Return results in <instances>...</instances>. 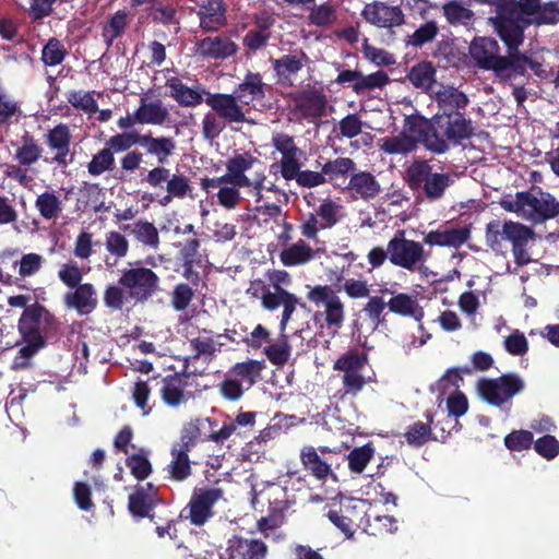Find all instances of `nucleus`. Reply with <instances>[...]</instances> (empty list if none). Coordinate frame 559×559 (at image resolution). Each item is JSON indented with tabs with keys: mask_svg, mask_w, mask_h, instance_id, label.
Returning <instances> with one entry per match:
<instances>
[{
	"mask_svg": "<svg viewBox=\"0 0 559 559\" xmlns=\"http://www.w3.org/2000/svg\"><path fill=\"white\" fill-rule=\"evenodd\" d=\"M71 141V129L66 123H59L46 132L45 142L48 148L55 153L51 163L59 166L68 165Z\"/></svg>",
	"mask_w": 559,
	"mask_h": 559,
	"instance_id": "aec40b11",
	"label": "nucleus"
},
{
	"mask_svg": "<svg viewBox=\"0 0 559 559\" xmlns=\"http://www.w3.org/2000/svg\"><path fill=\"white\" fill-rule=\"evenodd\" d=\"M136 119L139 124L163 126L169 121V110L162 100H150L143 96L136 109Z\"/></svg>",
	"mask_w": 559,
	"mask_h": 559,
	"instance_id": "c756f323",
	"label": "nucleus"
},
{
	"mask_svg": "<svg viewBox=\"0 0 559 559\" xmlns=\"http://www.w3.org/2000/svg\"><path fill=\"white\" fill-rule=\"evenodd\" d=\"M319 253L320 249H313L304 239H298L295 242L284 246L278 258L284 266L295 267L310 263Z\"/></svg>",
	"mask_w": 559,
	"mask_h": 559,
	"instance_id": "393cba45",
	"label": "nucleus"
},
{
	"mask_svg": "<svg viewBox=\"0 0 559 559\" xmlns=\"http://www.w3.org/2000/svg\"><path fill=\"white\" fill-rule=\"evenodd\" d=\"M479 396L492 405H501L522 389V380L518 376L503 374L496 379L483 378L476 384Z\"/></svg>",
	"mask_w": 559,
	"mask_h": 559,
	"instance_id": "9b49d317",
	"label": "nucleus"
},
{
	"mask_svg": "<svg viewBox=\"0 0 559 559\" xmlns=\"http://www.w3.org/2000/svg\"><path fill=\"white\" fill-rule=\"evenodd\" d=\"M225 166L226 177L234 179L238 185L248 186L257 202L262 200L266 177L258 156L250 152L236 153L226 160Z\"/></svg>",
	"mask_w": 559,
	"mask_h": 559,
	"instance_id": "7ed1b4c3",
	"label": "nucleus"
},
{
	"mask_svg": "<svg viewBox=\"0 0 559 559\" xmlns=\"http://www.w3.org/2000/svg\"><path fill=\"white\" fill-rule=\"evenodd\" d=\"M436 70L430 62H420L412 68L408 80L417 88L430 91L436 82Z\"/></svg>",
	"mask_w": 559,
	"mask_h": 559,
	"instance_id": "8fccbe9b",
	"label": "nucleus"
},
{
	"mask_svg": "<svg viewBox=\"0 0 559 559\" xmlns=\"http://www.w3.org/2000/svg\"><path fill=\"white\" fill-rule=\"evenodd\" d=\"M272 145L275 148L273 154L278 153L281 155L278 159L281 176L285 180L290 181V177L294 176L300 164L304 155L302 151L296 145L293 136L283 132L273 133Z\"/></svg>",
	"mask_w": 559,
	"mask_h": 559,
	"instance_id": "2eb2a0df",
	"label": "nucleus"
},
{
	"mask_svg": "<svg viewBox=\"0 0 559 559\" xmlns=\"http://www.w3.org/2000/svg\"><path fill=\"white\" fill-rule=\"evenodd\" d=\"M190 346L194 352V358L204 357L205 359L212 358L222 348V343L217 338L210 335L209 332L204 331L203 334L192 338Z\"/></svg>",
	"mask_w": 559,
	"mask_h": 559,
	"instance_id": "3c124183",
	"label": "nucleus"
},
{
	"mask_svg": "<svg viewBox=\"0 0 559 559\" xmlns=\"http://www.w3.org/2000/svg\"><path fill=\"white\" fill-rule=\"evenodd\" d=\"M127 466L130 468L132 475L143 480L152 473V465L147 457V453L141 451L140 453L130 455L126 461Z\"/></svg>",
	"mask_w": 559,
	"mask_h": 559,
	"instance_id": "774afa93",
	"label": "nucleus"
},
{
	"mask_svg": "<svg viewBox=\"0 0 559 559\" xmlns=\"http://www.w3.org/2000/svg\"><path fill=\"white\" fill-rule=\"evenodd\" d=\"M35 207L45 221H55L61 215L63 203L57 191L46 190L36 197Z\"/></svg>",
	"mask_w": 559,
	"mask_h": 559,
	"instance_id": "4c0bfd02",
	"label": "nucleus"
},
{
	"mask_svg": "<svg viewBox=\"0 0 559 559\" xmlns=\"http://www.w3.org/2000/svg\"><path fill=\"white\" fill-rule=\"evenodd\" d=\"M379 148L383 153L390 155H406L416 150L414 141L411 140V138H407L403 132L399 133L397 135L381 139L379 141Z\"/></svg>",
	"mask_w": 559,
	"mask_h": 559,
	"instance_id": "de8ad7c7",
	"label": "nucleus"
},
{
	"mask_svg": "<svg viewBox=\"0 0 559 559\" xmlns=\"http://www.w3.org/2000/svg\"><path fill=\"white\" fill-rule=\"evenodd\" d=\"M390 263L408 272H415L427 261L424 246L407 239L405 231H399L389 240Z\"/></svg>",
	"mask_w": 559,
	"mask_h": 559,
	"instance_id": "0eeeda50",
	"label": "nucleus"
},
{
	"mask_svg": "<svg viewBox=\"0 0 559 559\" xmlns=\"http://www.w3.org/2000/svg\"><path fill=\"white\" fill-rule=\"evenodd\" d=\"M355 169V163L348 157H337L325 163L322 167L323 176L330 181L344 177Z\"/></svg>",
	"mask_w": 559,
	"mask_h": 559,
	"instance_id": "69168bd1",
	"label": "nucleus"
},
{
	"mask_svg": "<svg viewBox=\"0 0 559 559\" xmlns=\"http://www.w3.org/2000/svg\"><path fill=\"white\" fill-rule=\"evenodd\" d=\"M226 182L223 183L216 193L217 202L226 210H235L241 202L240 188H248V186L238 185L234 179L226 177Z\"/></svg>",
	"mask_w": 559,
	"mask_h": 559,
	"instance_id": "37998d69",
	"label": "nucleus"
},
{
	"mask_svg": "<svg viewBox=\"0 0 559 559\" xmlns=\"http://www.w3.org/2000/svg\"><path fill=\"white\" fill-rule=\"evenodd\" d=\"M347 190L353 198L369 201L380 193L381 186L372 174L359 171L350 177Z\"/></svg>",
	"mask_w": 559,
	"mask_h": 559,
	"instance_id": "473e14b6",
	"label": "nucleus"
},
{
	"mask_svg": "<svg viewBox=\"0 0 559 559\" xmlns=\"http://www.w3.org/2000/svg\"><path fill=\"white\" fill-rule=\"evenodd\" d=\"M263 368L264 362L249 359L247 361L236 364L231 368L230 373L235 377L241 378L246 382L247 388H250L260 377Z\"/></svg>",
	"mask_w": 559,
	"mask_h": 559,
	"instance_id": "6e6d98bb",
	"label": "nucleus"
},
{
	"mask_svg": "<svg viewBox=\"0 0 559 559\" xmlns=\"http://www.w3.org/2000/svg\"><path fill=\"white\" fill-rule=\"evenodd\" d=\"M436 100L441 109L460 110L467 106L468 97L452 85H443L435 92Z\"/></svg>",
	"mask_w": 559,
	"mask_h": 559,
	"instance_id": "58836bf2",
	"label": "nucleus"
},
{
	"mask_svg": "<svg viewBox=\"0 0 559 559\" xmlns=\"http://www.w3.org/2000/svg\"><path fill=\"white\" fill-rule=\"evenodd\" d=\"M367 362V354L358 350H347L334 361L333 369L342 372L345 394L356 396L366 384L372 382V378L364 373Z\"/></svg>",
	"mask_w": 559,
	"mask_h": 559,
	"instance_id": "39448f33",
	"label": "nucleus"
},
{
	"mask_svg": "<svg viewBox=\"0 0 559 559\" xmlns=\"http://www.w3.org/2000/svg\"><path fill=\"white\" fill-rule=\"evenodd\" d=\"M200 27L205 32H215L227 23L226 5L223 0H202L197 12Z\"/></svg>",
	"mask_w": 559,
	"mask_h": 559,
	"instance_id": "a878e982",
	"label": "nucleus"
},
{
	"mask_svg": "<svg viewBox=\"0 0 559 559\" xmlns=\"http://www.w3.org/2000/svg\"><path fill=\"white\" fill-rule=\"evenodd\" d=\"M222 493L223 491H195L181 513L188 510L185 518L189 519L191 524L201 526L214 515L213 507L221 499Z\"/></svg>",
	"mask_w": 559,
	"mask_h": 559,
	"instance_id": "dca6fc26",
	"label": "nucleus"
},
{
	"mask_svg": "<svg viewBox=\"0 0 559 559\" xmlns=\"http://www.w3.org/2000/svg\"><path fill=\"white\" fill-rule=\"evenodd\" d=\"M496 16L491 21L504 44L508 55L500 56V48L493 38L476 37L468 47V55L483 70H491L499 78L510 80L524 73V57L519 47L523 39L524 4L522 0H493Z\"/></svg>",
	"mask_w": 559,
	"mask_h": 559,
	"instance_id": "f257e3e1",
	"label": "nucleus"
},
{
	"mask_svg": "<svg viewBox=\"0 0 559 559\" xmlns=\"http://www.w3.org/2000/svg\"><path fill=\"white\" fill-rule=\"evenodd\" d=\"M292 347L286 333H281L270 345L263 348V354L275 366H284L290 358Z\"/></svg>",
	"mask_w": 559,
	"mask_h": 559,
	"instance_id": "ea45409f",
	"label": "nucleus"
},
{
	"mask_svg": "<svg viewBox=\"0 0 559 559\" xmlns=\"http://www.w3.org/2000/svg\"><path fill=\"white\" fill-rule=\"evenodd\" d=\"M226 559H267L269 547L260 538L234 535L227 542Z\"/></svg>",
	"mask_w": 559,
	"mask_h": 559,
	"instance_id": "a211bd4d",
	"label": "nucleus"
},
{
	"mask_svg": "<svg viewBox=\"0 0 559 559\" xmlns=\"http://www.w3.org/2000/svg\"><path fill=\"white\" fill-rule=\"evenodd\" d=\"M205 104L227 124L252 122L248 118V107H245L233 93H207Z\"/></svg>",
	"mask_w": 559,
	"mask_h": 559,
	"instance_id": "ddd939ff",
	"label": "nucleus"
},
{
	"mask_svg": "<svg viewBox=\"0 0 559 559\" xmlns=\"http://www.w3.org/2000/svg\"><path fill=\"white\" fill-rule=\"evenodd\" d=\"M559 22V7L556 2L526 0V26L554 25Z\"/></svg>",
	"mask_w": 559,
	"mask_h": 559,
	"instance_id": "cd10ccee",
	"label": "nucleus"
},
{
	"mask_svg": "<svg viewBox=\"0 0 559 559\" xmlns=\"http://www.w3.org/2000/svg\"><path fill=\"white\" fill-rule=\"evenodd\" d=\"M486 243L493 251L502 249V240L512 245V251L515 262L519 266L524 263V225L506 221L501 224L499 221H491L486 226Z\"/></svg>",
	"mask_w": 559,
	"mask_h": 559,
	"instance_id": "423d86ee",
	"label": "nucleus"
},
{
	"mask_svg": "<svg viewBox=\"0 0 559 559\" xmlns=\"http://www.w3.org/2000/svg\"><path fill=\"white\" fill-rule=\"evenodd\" d=\"M44 263L45 258L41 254L35 252L23 254L20 260L13 263L19 274L16 281H24L25 278L35 276L41 271Z\"/></svg>",
	"mask_w": 559,
	"mask_h": 559,
	"instance_id": "a18cd8bd",
	"label": "nucleus"
},
{
	"mask_svg": "<svg viewBox=\"0 0 559 559\" xmlns=\"http://www.w3.org/2000/svg\"><path fill=\"white\" fill-rule=\"evenodd\" d=\"M131 235L143 246L151 249H158L159 247V234L155 225L151 222L139 219L131 226Z\"/></svg>",
	"mask_w": 559,
	"mask_h": 559,
	"instance_id": "79ce46f5",
	"label": "nucleus"
},
{
	"mask_svg": "<svg viewBox=\"0 0 559 559\" xmlns=\"http://www.w3.org/2000/svg\"><path fill=\"white\" fill-rule=\"evenodd\" d=\"M237 50V45L227 36H207L195 44V52L211 59H225Z\"/></svg>",
	"mask_w": 559,
	"mask_h": 559,
	"instance_id": "bb28decb",
	"label": "nucleus"
},
{
	"mask_svg": "<svg viewBox=\"0 0 559 559\" xmlns=\"http://www.w3.org/2000/svg\"><path fill=\"white\" fill-rule=\"evenodd\" d=\"M326 98L318 92L304 93L296 100V109L305 119L317 120L325 112Z\"/></svg>",
	"mask_w": 559,
	"mask_h": 559,
	"instance_id": "c9c22d12",
	"label": "nucleus"
},
{
	"mask_svg": "<svg viewBox=\"0 0 559 559\" xmlns=\"http://www.w3.org/2000/svg\"><path fill=\"white\" fill-rule=\"evenodd\" d=\"M15 147L13 159L21 166H33L39 162L43 156V147L38 141L25 132L19 143L12 142Z\"/></svg>",
	"mask_w": 559,
	"mask_h": 559,
	"instance_id": "f704fd0d",
	"label": "nucleus"
},
{
	"mask_svg": "<svg viewBox=\"0 0 559 559\" xmlns=\"http://www.w3.org/2000/svg\"><path fill=\"white\" fill-rule=\"evenodd\" d=\"M158 491H133L129 496V511L139 518H150L155 522L154 509L163 503V499L157 496Z\"/></svg>",
	"mask_w": 559,
	"mask_h": 559,
	"instance_id": "72a5a7b5",
	"label": "nucleus"
},
{
	"mask_svg": "<svg viewBox=\"0 0 559 559\" xmlns=\"http://www.w3.org/2000/svg\"><path fill=\"white\" fill-rule=\"evenodd\" d=\"M306 60L307 56L302 51L294 55H285L274 60L273 68L280 76H289L300 71Z\"/></svg>",
	"mask_w": 559,
	"mask_h": 559,
	"instance_id": "864d4df0",
	"label": "nucleus"
},
{
	"mask_svg": "<svg viewBox=\"0 0 559 559\" xmlns=\"http://www.w3.org/2000/svg\"><path fill=\"white\" fill-rule=\"evenodd\" d=\"M53 316L39 305L24 309L17 323L24 341H44V334L55 329Z\"/></svg>",
	"mask_w": 559,
	"mask_h": 559,
	"instance_id": "f8f14e48",
	"label": "nucleus"
},
{
	"mask_svg": "<svg viewBox=\"0 0 559 559\" xmlns=\"http://www.w3.org/2000/svg\"><path fill=\"white\" fill-rule=\"evenodd\" d=\"M439 131L453 143L468 139L473 133V126L469 119L459 111L443 114L437 117Z\"/></svg>",
	"mask_w": 559,
	"mask_h": 559,
	"instance_id": "4be33fe9",
	"label": "nucleus"
},
{
	"mask_svg": "<svg viewBox=\"0 0 559 559\" xmlns=\"http://www.w3.org/2000/svg\"><path fill=\"white\" fill-rule=\"evenodd\" d=\"M448 142L450 141L439 131L438 118L436 117L433 122H430V131H427L423 144L428 151L442 154L449 148Z\"/></svg>",
	"mask_w": 559,
	"mask_h": 559,
	"instance_id": "0e129e2a",
	"label": "nucleus"
},
{
	"mask_svg": "<svg viewBox=\"0 0 559 559\" xmlns=\"http://www.w3.org/2000/svg\"><path fill=\"white\" fill-rule=\"evenodd\" d=\"M204 423H207L211 426L214 424V421L211 418H195L188 421L182 427L180 433V441L174 444V447L190 451L197 443L198 439L200 438L201 427Z\"/></svg>",
	"mask_w": 559,
	"mask_h": 559,
	"instance_id": "09e8293b",
	"label": "nucleus"
},
{
	"mask_svg": "<svg viewBox=\"0 0 559 559\" xmlns=\"http://www.w3.org/2000/svg\"><path fill=\"white\" fill-rule=\"evenodd\" d=\"M386 305L391 312L403 317H411L418 322L423 320L425 314L416 297L408 294L400 293L393 295Z\"/></svg>",
	"mask_w": 559,
	"mask_h": 559,
	"instance_id": "e433bc0d",
	"label": "nucleus"
},
{
	"mask_svg": "<svg viewBox=\"0 0 559 559\" xmlns=\"http://www.w3.org/2000/svg\"><path fill=\"white\" fill-rule=\"evenodd\" d=\"M300 461L304 467L319 480H325L330 477L335 483L338 481V477L332 471V465L321 457L316 448L311 445L304 447L300 451Z\"/></svg>",
	"mask_w": 559,
	"mask_h": 559,
	"instance_id": "2f4dec72",
	"label": "nucleus"
},
{
	"mask_svg": "<svg viewBox=\"0 0 559 559\" xmlns=\"http://www.w3.org/2000/svg\"><path fill=\"white\" fill-rule=\"evenodd\" d=\"M559 215V202L548 192L532 186L526 191V219L534 224L544 223Z\"/></svg>",
	"mask_w": 559,
	"mask_h": 559,
	"instance_id": "4468645a",
	"label": "nucleus"
},
{
	"mask_svg": "<svg viewBox=\"0 0 559 559\" xmlns=\"http://www.w3.org/2000/svg\"><path fill=\"white\" fill-rule=\"evenodd\" d=\"M189 452L177 447L171 448V460L167 466L171 479L183 480L191 474Z\"/></svg>",
	"mask_w": 559,
	"mask_h": 559,
	"instance_id": "a19ab883",
	"label": "nucleus"
},
{
	"mask_svg": "<svg viewBox=\"0 0 559 559\" xmlns=\"http://www.w3.org/2000/svg\"><path fill=\"white\" fill-rule=\"evenodd\" d=\"M471 237V229L466 226H440L429 231L425 237V243L429 246L459 248Z\"/></svg>",
	"mask_w": 559,
	"mask_h": 559,
	"instance_id": "5701e85b",
	"label": "nucleus"
},
{
	"mask_svg": "<svg viewBox=\"0 0 559 559\" xmlns=\"http://www.w3.org/2000/svg\"><path fill=\"white\" fill-rule=\"evenodd\" d=\"M115 167V156L110 148L104 147L93 155L87 164V171L91 176L98 177Z\"/></svg>",
	"mask_w": 559,
	"mask_h": 559,
	"instance_id": "4d7b16f0",
	"label": "nucleus"
},
{
	"mask_svg": "<svg viewBox=\"0 0 559 559\" xmlns=\"http://www.w3.org/2000/svg\"><path fill=\"white\" fill-rule=\"evenodd\" d=\"M67 308L75 310L81 316L92 313L97 305V292L93 284L83 283L63 296Z\"/></svg>",
	"mask_w": 559,
	"mask_h": 559,
	"instance_id": "412c9836",
	"label": "nucleus"
},
{
	"mask_svg": "<svg viewBox=\"0 0 559 559\" xmlns=\"http://www.w3.org/2000/svg\"><path fill=\"white\" fill-rule=\"evenodd\" d=\"M159 394L164 404L170 408H178L194 399L187 379L178 374L163 379Z\"/></svg>",
	"mask_w": 559,
	"mask_h": 559,
	"instance_id": "6ab92c4d",
	"label": "nucleus"
},
{
	"mask_svg": "<svg viewBox=\"0 0 559 559\" xmlns=\"http://www.w3.org/2000/svg\"><path fill=\"white\" fill-rule=\"evenodd\" d=\"M247 295L253 299H259L263 309L274 311L283 307L280 322V332L286 333V328L299 304V298L290 292H280L271 294V288L262 280L252 281L246 290Z\"/></svg>",
	"mask_w": 559,
	"mask_h": 559,
	"instance_id": "20e7f679",
	"label": "nucleus"
},
{
	"mask_svg": "<svg viewBox=\"0 0 559 559\" xmlns=\"http://www.w3.org/2000/svg\"><path fill=\"white\" fill-rule=\"evenodd\" d=\"M390 82L388 74L379 70L368 75L360 74V80L356 85H352L353 91L356 94H366L373 90H380Z\"/></svg>",
	"mask_w": 559,
	"mask_h": 559,
	"instance_id": "13d9d810",
	"label": "nucleus"
},
{
	"mask_svg": "<svg viewBox=\"0 0 559 559\" xmlns=\"http://www.w3.org/2000/svg\"><path fill=\"white\" fill-rule=\"evenodd\" d=\"M316 212L320 216V222L326 228H332L345 217L344 206L329 198L319 204Z\"/></svg>",
	"mask_w": 559,
	"mask_h": 559,
	"instance_id": "49530a36",
	"label": "nucleus"
},
{
	"mask_svg": "<svg viewBox=\"0 0 559 559\" xmlns=\"http://www.w3.org/2000/svg\"><path fill=\"white\" fill-rule=\"evenodd\" d=\"M166 87L169 88V96L183 107H197L205 103L203 95L207 96V92L201 85L190 87L177 76L168 78Z\"/></svg>",
	"mask_w": 559,
	"mask_h": 559,
	"instance_id": "b1692460",
	"label": "nucleus"
},
{
	"mask_svg": "<svg viewBox=\"0 0 559 559\" xmlns=\"http://www.w3.org/2000/svg\"><path fill=\"white\" fill-rule=\"evenodd\" d=\"M373 456L374 448L371 443L354 448L346 456L349 471L355 474H361Z\"/></svg>",
	"mask_w": 559,
	"mask_h": 559,
	"instance_id": "603ef678",
	"label": "nucleus"
},
{
	"mask_svg": "<svg viewBox=\"0 0 559 559\" xmlns=\"http://www.w3.org/2000/svg\"><path fill=\"white\" fill-rule=\"evenodd\" d=\"M141 147L147 155L154 156L158 164L164 165L175 154L177 144L171 136L142 134Z\"/></svg>",
	"mask_w": 559,
	"mask_h": 559,
	"instance_id": "7c9ffc66",
	"label": "nucleus"
},
{
	"mask_svg": "<svg viewBox=\"0 0 559 559\" xmlns=\"http://www.w3.org/2000/svg\"><path fill=\"white\" fill-rule=\"evenodd\" d=\"M66 56L67 49L57 38H50L41 51V60L48 67H55L62 63Z\"/></svg>",
	"mask_w": 559,
	"mask_h": 559,
	"instance_id": "338daca9",
	"label": "nucleus"
},
{
	"mask_svg": "<svg viewBox=\"0 0 559 559\" xmlns=\"http://www.w3.org/2000/svg\"><path fill=\"white\" fill-rule=\"evenodd\" d=\"M361 15L368 23L383 28L400 26L404 22V14L400 7L381 1L367 3Z\"/></svg>",
	"mask_w": 559,
	"mask_h": 559,
	"instance_id": "f3484780",
	"label": "nucleus"
},
{
	"mask_svg": "<svg viewBox=\"0 0 559 559\" xmlns=\"http://www.w3.org/2000/svg\"><path fill=\"white\" fill-rule=\"evenodd\" d=\"M167 194L160 200V204L167 205L173 199H185L188 197L192 187L189 179L182 174H171L166 186Z\"/></svg>",
	"mask_w": 559,
	"mask_h": 559,
	"instance_id": "c03bdc74",
	"label": "nucleus"
},
{
	"mask_svg": "<svg viewBox=\"0 0 559 559\" xmlns=\"http://www.w3.org/2000/svg\"><path fill=\"white\" fill-rule=\"evenodd\" d=\"M237 99L248 107V112L255 107L264 98V84L262 78L258 73H248L242 83L233 93Z\"/></svg>",
	"mask_w": 559,
	"mask_h": 559,
	"instance_id": "c85d7f7f",
	"label": "nucleus"
},
{
	"mask_svg": "<svg viewBox=\"0 0 559 559\" xmlns=\"http://www.w3.org/2000/svg\"><path fill=\"white\" fill-rule=\"evenodd\" d=\"M129 247V240L120 231L111 230L105 235L106 251L116 259L126 258Z\"/></svg>",
	"mask_w": 559,
	"mask_h": 559,
	"instance_id": "680f3d73",
	"label": "nucleus"
},
{
	"mask_svg": "<svg viewBox=\"0 0 559 559\" xmlns=\"http://www.w3.org/2000/svg\"><path fill=\"white\" fill-rule=\"evenodd\" d=\"M455 174L438 173L424 159L414 160L405 170V179L412 190L420 191L430 202L444 198L455 182Z\"/></svg>",
	"mask_w": 559,
	"mask_h": 559,
	"instance_id": "f03ea898",
	"label": "nucleus"
},
{
	"mask_svg": "<svg viewBox=\"0 0 559 559\" xmlns=\"http://www.w3.org/2000/svg\"><path fill=\"white\" fill-rule=\"evenodd\" d=\"M269 491H252L251 507L254 511L264 512L267 515L258 520L257 526L260 533L265 537L270 536V531L280 527L285 520V512L290 508L293 501L286 498H272L266 495Z\"/></svg>",
	"mask_w": 559,
	"mask_h": 559,
	"instance_id": "6e6552de",
	"label": "nucleus"
},
{
	"mask_svg": "<svg viewBox=\"0 0 559 559\" xmlns=\"http://www.w3.org/2000/svg\"><path fill=\"white\" fill-rule=\"evenodd\" d=\"M141 141L142 134H139L135 131L122 132L110 136L106 142V147L110 148V152L112 153H120L130 150L135 144L141 146Z\"/></svg>",
	"mask_w": 559,
	"mask_h": 559,
	"instance_id": "e2e57ef3",
	"label": "nucleus"
},
{
	"mask_svg": "<svg viewBox=\"0 0 559 559\" xmlns=\"http://www.w3.org/2000/svg\"><path fill=\"white\" fill-rule=\"evenodd\" d=\"M307 299L316 307L323 308L329 328L338 330L345 320V306L336 292L329 285L308 286Z\"/></svg>",
	"mask_w": 559,
	"mask_h": 559,
	"instance_id": "9d476101",
	"label": "nucleus"
},
{
	"mask_svg": "<svg viewBox=\"0 0 559 559\" xmlns=\"http://www.w3.org/2000/svg\"><path fill=\"white\" fill-rule=\"evenodd\" d=\"M68 103L74 108L82 110L88 116L98 111L97 102L94 98V92L87 91H70L67 94Z\"/></svg>",
	"mask_w": 559,
	"mask_h": 559,
	"instance_id": "5fc2aeb1",
	"label": "nucleus"
},
{
	"mask_svg": "<svg viewBox=\"0 0 559 559\" xmlns=\"http://www.w3.org/2000/svg\"><path fill=\"white\" fill-rule=\"evenodd\" d=\"M118 283L130 298L143 302L158 290L159 277L151 269L136 266L123 270Z\"/></svg>",
	"mask_w": 559,
	"mask_h": 559,
	"instance_id": "1a4fd4ad",
	"label": "nucleus"
},
{
	"mask_svg": "<svg viewBox=\"0 0 559 559\" xmlns=\"http://www.w3.org/2000/svg\"><path fill=\"white\" fill-rule=\"evenodd\" d=\"M308 24L314 26H330L336 22L335 8L330 3L314 5L308 14Z\"/></svg>",
	"mask_w": 559,
	"mask_h": 559,
	"instance_id": "bf43d9fd",
	"label": "nucleus"
},
{
	"mask_svg": "<svg viewBox=\"0 0 559 559\" xmlns=\"http://www.w3.org/2000/svg\"><path fill=\"white\" fill-rule=\"evenodd\" d=\"M427 131H430V122L421 117H407L405 119L403 133L414 141L415 147L424 142Z\"/></svg>",
	"mask_w": 559,
	"mask_h": 559,
	"instance_id": "052dcab7",
	"label": "nucleus"
}]
</instances>
